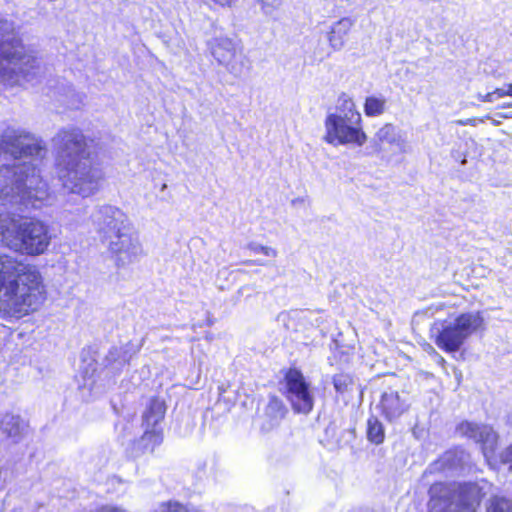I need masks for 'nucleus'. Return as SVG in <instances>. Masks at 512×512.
Wrapping results in <instances>:
<instances>
[{"label":"nucleus","mask_w":512,"mask_h":512,"mask_svg":"<svg viewBox=\"0 0 512 512\" xmlns=\"http://www.w3.org/2000/svg\"><path fill=\"white\" fill-rule=\"evenodd\" d=\"M351 114L360 113L356 110V106L353 100L347 95L343 94L338 99V105L335 112L330 113L329 115H341L342 117L346 115L347 117H351Z\"/></svg>","instance_id":"23"},{"label":"nucleus","mask_w":512,"mask_h":512,"mask_svg":"<svg viewBox=\"0 0 512 512\" xmlns=\"http://www.w3.org/2000/svg\"><path fill=\"white\" fill-rule=\"evenodd\" d=\"M333 385L337 393L345 394L352 390L353 378L349 374L339 373L333 377Z\"/></svg>","instance_id":"25"},{"label":"nucleus","mask_w":512,"mask_h":512,"mask_svg":"<svg viewBox=\"0 0 512 512\" xmlns=\"http://www.w3.org/2000/svg\"><path fill=\"white\" fill-rule=\"evenodd\" d=\"M375 137L380 143H387L396 146L401 151L404 150L405 139L401 132L392 124H385L381 127Z\"/></svg>","instance_id":"19"},{"label":"nucleus","mask_w":512,"mask_h":512,"mask_svg":"<svg viewBox=\"0 0 512 512\" xmlns=\"http://www.w3.org/2000/svg\"><path fill=\"white\" fill-rule=\"evenodd\" d=\"M477 99L481 102H494L495 101V93L489 92L487 94H477Z\"/></svg>","instance_id":"34"},{"label":"nucleus","mask_w":512,"mask_h":512,"mask_svg":"<svg viewBox=\"0 0 512 512\" xmlns=\"http://www.w3.org/2000/svg\"><path fill=\"white\" fill-rule=\"evenodd\" d=\"M163 440L161 429H146L143 435L134 441L130 448V455L134 458L141 457L154 452L155 448L161 444Z\"/></svg>","instance_id":"15"},{"label":"nucleus","mask_w":512,"mask_h":512,"mask_svg":"<svg viewBox=\"0 0 512 512\" xmlns=\"http://www.w3.org/2000/svg\"><path fill=\"white\" fill-rule=\"evenodd\" d=\"M506 90H507L508 96H512V84H509L508 88Z\"/></svg>","instance_id":"39"},{"label":"nucleus","mask_w":512,"mask_h":512,"mask_svg":"<svg viewBox=\"0 0 512 512\" xmlns=\"http://www.w3.org/2000/svg\"><path fill=\"white\" fill-rule=\"evenodd\" d=\"M166 188H167V185H166V184H163L161 189H162V190H166Z\"/></svg>","instance_id":"40"},{"label":"nucleus","mask_w":512,"mask_h":512,"mask_svg":"<svg viewBox=\"0 0 512 512\" xmlns=\"http://www.w3.org/2000/svg\"><path fill=\"white\" fill-rule=\"evenodd\" d=\"M58 178L70 193L94 195L104 180V172L90 160L89 140L80 129L60 130L52 139Z\"/></svg>","instance_id":"1"},{"label":"nucleus","mask_w":512,"mask_h":512,"mask_svg":"<svg viewBox=\"0 0 512 512\" xmlns=\"http://www.w3.org/2000/svg\"><path fill=\"white\" fill-rule=\"evenodd\" d=\"M287 409L282 400L272 396L265 408V416L269 419V428L277 425L286 415Z\"/></svg>","instance_id":"20"},{"label":"nucleus","mask_w":512,"mask_h":512,"mask_svg":"<svg viewBox=\"0 0 512 512\" xmlns=\"http://www.w3.org/2000/svg\"><path fill=\"white\" fill-rule=\"evenodd\" d=\"M285 394L296 413L308 414L312 411L314 406L313 390L300 371L290 369L287 372Z\"/></svg>","instance_id":"12"},{"label":"nucleus","mask_w":512,"mask_h":512,"mask_svg":"<svg viewBox=\"0 0 512 512\" xmlns=\"http://www.w3.org/2000/svg\"><path fill=\"white\" fill-rule=\"evenodd\" d=\"M384 436L382 423L376 418H370L367 428L368 439L375 444H381L384 441Z\"/></svg>","instance_id":"24"},{"label":"nucleus","mask_w":512,"mask_h":512,"mask_svg":"<svg viewBox=\"0 0 512 512\" xmlns=\"http://www.w3.org/2000/svg\"><path fill=\"white\" fill-rule=\"evenodd\" d=\"M46 297L43 279L35 266L0 254V315L20 319L36 311Z\"/></svg>","instance_id":"2"},{"label":"nucleus","mask_w":512,"mask_h":512,"mask_svg":"<svg viewBox=\"0 0 512 512\" xmlns=\"http://www.w3.org/2000/svg\"><path fill=\"white\" fill-rule=\"evenodd\" d=\"M36 60L23 52L22 47L0 48V80L10 86L30 82L37 74Z\"/></svg>","instance_id":"5"},{"label":"nucleus","mask_w":512,"mask_h":512,"mask_svg":"<svg viewBox=\"0 0 512 512\" xmlns=\"http://www.w3.org/2000/svg\"><path fill=\"white\" fill-rule=\"evenodd\" d=\"M92 221L104 243L133 228L127 215L111 205L97 208L92 215Z\"/></svg>","instance_id":"11"},{"label":"nucleus","mask_w":512,"mask_h":512,"mask_svg":"<svg viewBox=\"0 0 512 512\" xmlns=\"http://www.w3.org/2000/svg\"><path fill=\"white\" fill-rule=\"evenodd\" d=\"M166 407L163 401L152 399L143 414V426L146 429H159L158 425L163 420Z\"/></svg>","instance_id":"18"},{"label":"nucleus","mask_w":512,"mask_h":512,"mask_svg":"<svg viewBox=\"0 0 512 512\" xmlns=\"http://www.w3.org/2000/svg\"><path fill=\"white\" fill-rule=\"evenodd\" d=\"M468 458L469 455L464 451H460L459 453L450 451L445 454L443 460L449 463L451 466L457 467L462 465V463H464Z\"/></svg>","instance_id":"28"},{"label":"nucleus","mask_w":512,"mask_h":512,"mask_svg":"<svg viewBox=\"0 0 512 512\" xmlns=\"http://www.w3.org/2000/svg\"><path fill=\"white\" fill-rule=\"evenodd\" d=\"M97 512H127V511L123 510L121 508H118V507L104 506V507L100 508Z\"/></svg>","instance_id":"35"},{"label":"nucleus","mask_w":512,"mask_h":512,"mask_svg":"<svg viewBox=\"0 0 512 512\" xmlns=\"http://www.w3.org/2000/svg\"><path fill=\"white\" fill-rule=\"evenodd\" d=\"M486 512H512V503L505 498H494Z\"/></svg>","instance_id":"27"},{"label":"nucleus","mask_w":512,"mask_h":512,"mask_svg":"<svg viewBox=\"0 0 512 512\" xmlns=\"http://www.w3.org/2000/svg\"><path fill=\"white\" fill-rule=\"evenodd\" d=\"M247 247L249 250L253 251L254 253H262L266 256L273 257V258L277 256V251L272 247L263 246L261 244L254 243V242L249 243Z\"/></svg>","instance_id":"30"},{"label":"nucleus","mask_w":512,"mask_h":512,"mask_svg":"<svg viewBox=\"0 0 512 512\" xmlns=\"http://www.w3.org/2000/svg\"><path fill=\"white\" fill-rule=\"evenodd\" d=\"M353 26L354 20L350 17H343L331 25L327 32V40L331 49L340 51L345 46Z\"/></svg>","instance_id":"16"},{"label":"nucleus","mask_w":512,"mask_h":512,"mask_svg":"<svg viewBox=\"0 0 512 512\" xmlns=\"http://www.w3.org/2000/svg\"><path fill=\"white\" fill-rule=\"evenodd\" d=\"M105 244L117 268H124L136 263L145 255L143 246L133 228L114 236Z\"/></svg>","instance_id":"10"},{"label":"nucleus","mask_w":512,"mask_h":512,"mask_svg":"<svg viewBox=\"0 0 512 512\" xmlns=\"http://www.w3.org/2000/svg\"><path fill=\"white\" fill-rule=\"evenodd\" d=\"M245 264H247V265H254V264L263 265V263H261L259 261H252V260L245 261Z\"/></svg>","instance_id":"38"},{"label":"nucleus","mask_w":512,"mask_h":512,"mask_svg":"<svg viewBox=\"0 0 512 512\" xmlns=\"http://www.w3.org/2000/svg\"><path fill=\"white\" fill-rule=\"evenodd\" d=\"M492 93H495V100L508 95L507 90L504 88H497Z\"/></svg>","instance_id":"36"},{"label":"nucleus","mask_w":512,"mask_h":512,"mask_svg":"<svg viewBox=\"0 0 512 512\" xmlns=\"http://www.w3.org/2000/svg\"><path fill=\"white\" fill-rule=\"evenodd\" d=\"M208 49L214 60L230 74L240 77L247 69V58L239 41L227 36L213 37L208 41Z\"/></svg>","instance_id":"9"},{"label":"nucleus","mask_w":512,"mask_h":512,"mask_svg":"<svg viewBox=\"0 0 512 512\" xmlns=\"http://www.w3.org/2000/svg\"><path fill=\"white\" fill-rule=\"evenodd\" d=\"M0 429L10 437H16L24 429V423L18 416L5 414L1 416Z\"/></svg>","instance_id":"21"},{"label":"nucleus","mask_w":512,"mask_h":512,"mask_svg":"<svg viewBox=\"0 0 512 512\" xmlns=\"http://www.w3.org/2000/svg\"><path fill=\"white\" fill-rule=\"evenodd\" d=\"M501 459L504 464L509 466V470L512 471V444L503 451Z\"/></svg>","instance_id":"33"},{"label":"nucleus","mask_w":512,"mask_h":512,"mask_svg":"<svg viewBox=\"0 0 512 512\" xmlns=\"http://www.w3.org/2000/svg\"><path fill=\"white\" fill-rule=\"evenodd\" d=\"M483 327L484 319L479 311L463 313L453 322L443 325L436 338V344L447 352H455L469 336Z\"/></svg>","instance_id":"7"},{"label":"nucleus","mask_w":512,"mask_h":512,"mask_svg":"<svg viewBox=\"0 0 512 512\" xmlns=\"http://www.w3.org/2000/svg\"><path fill=\"white\" fill-rule=\"evenodd\" d=\"M325 129L324 140L334 146L355 145L361 147L367 140L361 124V114H351V117L327 115Z\"/></svg>","instance_id":"8"},{"label":"nucleus","mask_w":512,"mask_h":512,"mask_svg":"<svg viewBox=\"0 0 512 512\" xmlns=\"http://www.w3.org/2000/svg\"><path fill=\"white\" fill-rule=\"evenodd\" d=\"M215 3L221 6H231L236 0H213Z\"/></svg>","instance_id":"37"},{"label":"nucleus","mask_w":512,"mask_h":512,"mask_svg":"<svg viewBox=\"0 0 512 512\" xmlns=\"http://www.w3.org/2000/svg\"><path fill=\"white\" fill-rule=\"evenodd\" d=\"M14 30V25L11 21L0 16V35L4 36Z\"/></svg>","instance_id":"32"},{"label":"nucleus","mask_w":512,"mask_h":512,"mask_svg":"<svg viewBox=\"0 0 512 512\" xmlns=\"http://www.w3.org/2000/svg\"><path fill=\"white\" fill-rule=\"evenodd\" d=\"M0 154H7L14 159L29 157L30 163L38 167L46 154L45 143L35 135L23 130L7 128L0 137Z\"/></svg>","instance_id":"6"},{"label":"nucleus","mask_w":512,"mask_h":512,"mask_svg":"<svg viewBox=\"0 0 512 512\" xmlns=\"http://www.w3.org/2000/svg\"><path fill=\"white\" fill-rule=\"evenodd\" d=\"M154 512H187L185 507L179 503H165L160 505Z\"/></svg>","instance_id":"31"},{"label":"nucleus","mask_w":512,"mask_h":512,"mask_svg":"<svg viewBox=\"0 0 512 512\" xmlns=\"http://www.w3.org/2000/svg\"><path fill=\"white\" fill-rule=\"evenodd\" d=\"M410 404L407 399L396 391L384 392L381 397L380 407L382 414L388 421H394L403 415Z\"/></svg>","instance_id":"14"},{"label":"nucleus","mask_w":512,"mask_h":512,"mask_svg":"<svg viewBox=\"0 0 512 512\" xmlns=\"http://www.w3.org/2000/svg\"><path fill=\"white\" fill-rule=\"evenodd\" d=\"M386 106V100L383 97L369 96L364 104V112L367 116L374 117L381 115Z\"/></svg>","instance_id":"22"},{"label":"nucleus","mask_w":512,"mask_h":512,"mask_svg":"<svg viewBox=\"0 0 512 512\" xmlns=\"http://www.w3.org/2000/svg\"><path fill=\"white\" fill-rule=\"evenodd\" d=\"M484 493L481 488L475 483H468L461 486L459 491V501L455 502L458 505L459 512H476Z\"/></svg>","instance_id":"17"},{"label":"nucleus","mask_w":512,"mask_h":512,"mask_svg":"<svg viewBox=\"0 0 512 512\" xmlns=\"http://www.w3.org/2000/svg\"><path fill=\"white\" fill-rule=\"evenodd\" d=\"M51 239L44 222L10 212L0 213V243L5 247L26 255H41Z\"/></svg>","instance_id":"4"},{"label":"nucleus","mask_w":512,"mask_h":512,"mask_svg":"<svg viewBox=\"0 0 512 512\" xmlns=\"http://www.w3.org/2000/svg\"><path fill=\"white\" fill-rule=\"evenodd\" d=\"M266 15H272L281 5V0H256Z\"/></svg>","instance_id":"29"},{"label":"nucleus","mask_w":512,"mask_h":512,"mask_svg":"<svg viewBox=\"0 0 512 512\" xmlns=\"http://www.w3.org/2000/svg\"><path fill=\"white\" fill-rule=\"evenodd\" d=\"M48 195L47 184L35 164L25 161L0 166V199L37 208Z\"/></svg>","instance_id":"3"},{"label":"nucleus","mask_w":512,"mask_h":512,"mask_svg":"<svg viewBox=\"0 0 512 512\" xmlns=\"http://www.w3.org/2000/svg\"><path fill=\"white\" fill-rule=\"evenodd\" d=\"M456 431L461 436L481 443L483 454L486 458H489L494 453L497 445V434L490 426L464 421L457 426Z\"/></svg>","instance_id":"13"},{"label":"nucleus","mask_w":512,"mask_h":512,"mask_svg":"<svg viewBox=\"0 0 512 512\" xmlns=\"http://www.w3.org/2000/svg\"><path fill=\"white\" fill-rule=\"evenodd\" d=\"M127 352L128 351L126 347H113L109 351L106 359L110 363L118 362L119 364H126L130 359V356L127 354Z\"/></svg>","instance_id":"26"}]
</instances>
